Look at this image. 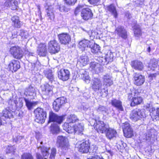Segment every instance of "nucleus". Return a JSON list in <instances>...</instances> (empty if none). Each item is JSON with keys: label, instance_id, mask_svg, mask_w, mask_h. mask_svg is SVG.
<instances>
[{"label": "nucleus", "instance_id": "obj_44", "mask_svg": "<svg viewBox=\"0 0 159 159\" xmlns=\"http://www.w3.org/2000/svg\"><path fill=\"white\" fill-rule=\"evenodd\" d=\"M24 99L25 103V105L28 109H31L34 104V102L31 101L28 99L25 98Z\"/></svg>", "mask_w": 159, "mask_h": 159}, {"label": "nucleus", "instance_id": "obj_48", "mask_svg": "<svg viewBox=\"0 0 159 159\" xmlns=\"http://www.w3.org/2000/svg\"><path fill=\"white\" fill-rule=\"evenodd\" d=\"M32 154L30 153H24L21 156V159H33Z\"/></svg>", "mask_w": 159, "mask_h": 159}, {"label": "nucleus", "instance_id": "obj_12", "mask_svg": "<svg viewBox=\"0 0 159 159\" xmlns=\"http://www.w3.org/2000/svg\"><path fill=\"white\" fill-rule=\"evenodd\" d=\"M65 117V115L58 116L52 111H50L49 113V121L56 122L60 124L64 120Z\"/></svg>", "mask_w": 159, "mask_h": 159}, {"label": "nucleus", "instance_id": "obj_17", "mask_svg": "<svg viewBox=\"0 0 159 159\" xmlns=\"http://www.w3.org/2000/svg\"><path fill=\"white\" fill-rule=\"evenodd\" d=\"M24 94L27 96H29L31 99H34L36 94L35 88L31 85L29 86L25 89Z\"/></svg>", "mask_w": 159, "mask_h": 159}, {"label": "nucleus", "instance_id": "obj_28", "mask_svg": "<svg viewBox=\"0 0 159 159\" xmlns=\"http://www.w3.org/2000/svg\"><path fill=\"white\" fill-rule=\"evenodd\" d=\"M79 76L87 83H89L90 82L88 73L84 69H81L79 72Z\"/></svg>", "mask_w": 159, "mask_h": 159}, {"label": "nucleus", "instance_id": "obj_30", "mask_svg": "<svg viewBox=\"0 0 159 159\" xmlns=\"http://www.w3.org/2000/svg\"><path fill=\"white\" fill-rule=\"evenodd\" d=\"M43 73L45 76L51 83L55 81L54 76L52 70L50 69H46L43 71Z\"/></svg>", "mask_w": 159, "mask_h": 159}, {"label": "nucleus", "instance_id": "obj_25", "mask_svg": "<svg viewBox=\"0 0 159 159\" xmlns=\"http://www.w3.org/2000/svg\"><path fill=\"white\" fill-rule=\"evenodd\" d=\"M92 45V42L89 40L84 39L80 41L79 43V48L81 49L82 50H84L87 47L88 48Z\"/></svg>", "mask_w": 159, "mask_h": 159}, {"label": "nucleus", "instance_id": "obj_14", "mask_svg": "<svg viewBox=\"0 0 159 159\" xmlns=\"http://www.w3.org/2000/svg\"><path fill=\"white\" fill-rule=\"evenodd\" d=\"M39 148H40L43 157L39 153H37L36 159H47L49 155L48 151L49 148L40 146Z\"/></svg>", "mask_w": 159, "mask_h": 159}, {"label": "nucleus", "instance_id": "obj_21", "mask_svg": "<svg viewBox=\"0 0 159 159\" xmlns=\"http://www.w3.org/2000/svg\"><path fill=\"white\" fill-rule=\"evenodd\" d=\"M148 110L150 112V115L152 119L159 120V108L155 109V108L149 107Z\"/></svg>", "mask_w": 159, "mask_h": 159}, {"label": "nucleus", "instance_id": "obj_61", "mask_svg": "<svg viewBox=\"0 0 159 159\" xmlns=\"http://www.w3.org/2000/svg\"><path fill=\"white\" fill-rule=\"evenodd\" d=\"M94 149L93 150V152H96L97 150V148L96 146H95V147L94 146Z\"/></svg>", "mask_w": 159, "mask_h": 159}, {"label": "nucleus", "instance_id": "obj_43", "mask_svg": "<svg viewBox=\"0 0 159 159\" xmlns=\"http://www.w3.org/2000/svg\"><path fill=\"white\" fill-rule=\"evenodd\" d=\"M134 33L135 36L137 37L140 36L141 35V31L139 25H136L134 26Z\"/></svg>", "mask_w": 159, "mask_h": 159}, {"label": "nucleus", "instance_id": "obj_23", "mask_svg": "<svg viewBox=\"0 0 159 159\" xmlns=\"http://www.w3.org/2000/svg\"><path fill=\"white\" fill-rule=\"evenodd\" d=\"M115 31L118 36L124 39H126L127 38V31L123 27L119 26L117 27Z\"/></svg>", "mask_w": 159, "mask_h": 159}, {"label": "nucleus", "instance_id": "obj_13", "mask_svg": "<svg viewBox=\"0 0 159 159\" xmlns=\"http://www.w3.org/2000/svg\"><path fill=\"white\" fill-rule=\"evenodd\" d=\"M70 72L66 69H61L58 72V76L59 79L63 81H66L69 78Z\"/></svg>", "mask_w": 159, "mask_h": 159}, {"label": "nucleus", "instance_id": "obj_54", "mask_svg": "<svg viewBox=\"0 0 159 159\" xmlns=\"http://www.w3.org/2000/svg\"><path fill=\"white\" fill-rule=\"evenodd\" d=\"M100 0H88L89 2L91 4H95L97 3Z\"/></svg>", "mask_w": 159, "mask_h": 159}, {"label": "nucleus", "instance_id": "obj_57", "mask_svg": "<svg viewBox=\"0 0 159 159\" xmlns=\"http://www.w3.org/2000/svg\"><path fill=\"white\" fill-rule=\"evenodd\" d=\"M65 7L64 6H60L59 7V10L63 12L65 11Z\"/></svg>", "mask_w": 159, "mask_h": 159}, {"label": "nucleus", "instance_id": "obj_37", "mask_svg": "<svg viewBox=\"0 0 159 159\" xmlns=\"http://www.w3.org/2000/svg\"><path fill=\"white\" fill-rule=\"evenodd\" d=\"M107 10L111 12L115 18L117 17V13L116 8L113 4H111L108 6L107 7Z\"/></svg>", "mask_w": 159, "mask_h": 159}, {"label": "nucleus", "instance_id": "obj_32", "mask_svg": "<svg viewBox=\"0 0 159 159\" xmlns=\"http://www.w3.org/2000/svg\"><path fill=\"white\" fill-rule=\"evenodd\" d=\"M37 51L39 55L42 56H45L47 52L46 46L45 44H40L37 49Z\"/></svg>", "mask_w": 159, "mask_h": 159}, {"label": "nucleus", "instance_id": "obj_10", "mask_svg": "<svg viewBox=\"0 0 159 159\" xmlns=\"http://www.w3.org/2000/svg\"><path fill=\"white\" fill-rule=\"evenodd\" d=\"M133 76L134 84L137 86L142 85L145 81L144 76L139 73H135Z\"/></svg>", "mask_w": 159, "mask_h": 159}, {"label": "nucleus", "instance_id": "obj_52", "mask_svg": "<svg viewBox=\"0 0 159 159\" xmlns=\"http://www.w3.org/2000/svg\"><path fill=\"white\" fill-rule=\"evenodd\" d=\"M15 150V148L14 146H8L6 149V152L7 153L14 152Z\"/></svg>", "mask_w": 159, "mask_h": 159}, {"label": "nucleus", "instance_id": "obj_8", "mask_svg": "<svg viewBox=\"0 0 159 159\" xmlns=\"http://www.w3.org/2000/svg\"><path fill=\"white\" fill-rule=\"evenodd\" d=\"M11 54L15 58L20 59L23 56V53L21 49L18 46L11 47L9 50Z\"/></svg>", "mask_w": 159, "mask_h": 159}, {"label": "nucleus", "instance_id": "obj_3", "mask_svg": "<svg viewBox=\"0 0 159 159\" xmlns=\"http://www.w3.org/2000/svg\"><path fill=\"white\" fill-rule=\"evenodd\" d=\"M35 115L36 122L38 123H42L45 121L46 117V113L45 111L40 107H38L34 110Z\"/></svg>", "mask_w": 159, "mask_h": 159}, {"label": "nucleus", "instance_id": "obj_1", "mask_svg": "<svg viewBox=\"0 0 159 159\" xmlns=\"http://www.w3.org/2000/svg\"><path fill=\"white\" fill-rule=\"evenodd\" d=\"M92 89L96 91L97 90H100L101 93H102V94H103V90H104V95L106 96L108 94V89H106V88L105 89L104 88L103 89H102V83L101 80L98 78H94L92 81Z\"/></svg>", "mask_w": 159, "mask_h": 159}, {"label": "nucleus", "instance_id": "obj_20", "mask_svg": "<svg viewBox=\"0 0 159 159\" xmlns=\"http://www.w3.org/2000/svg\"><path fill=\"white\" fill-rule=\"evenodd\" d=\"M90 148L89 143L88 141H85L80 144L79 150L83 153H87Z\"/></svg>", "mask_w": 159, "mask_h": 159}, {"label": "nucleus", "instance_id": "obj_34", "mask_svg": "<svg viewBox=\"0 0 159 159\" xmlns=\"http://www.w3.org/2000/svg\"><path fill=\"white\" fill-rule=\"evenodd\" d=\"M89 48H91V51L92 53L94 54H98L101 53L100 47L99 46L92 42V45Z\"/></svg>", "mask_w": 159, "mask_h": 159}, {"label": "nucleus", "instance_id": "obj_45", "mask_svg": "<svg viewBox=\"0 0 159 159\" xmlns=\"http://www.w3.org/2000/svg\"><path fill=\"white\" fill-rule=\"evenodd\" d=\"M80 61L83 66H85L87 65L89 61V58L87 56H82L80 57Z\"/></svg>", "mask_w": 159, "mask_h": 159}, {"label": "nucleus", "instance_id": "obj_58", "mask_svg": "<svg viewBox=\"0 0 159 159\" xmlns=\"http://www.w3.org/2000/svg\"><path fill=\"white\" fill-rule=\"evenodd\" d=\"M88 159H103V158H101L98 156H94L92 157L91 158H89Z\"/></svg>", "mask_w": 159, "mask_h": 159}, {"label": "nucleus", "instance_id": "obj_24", "mask_svg": "<svg viewBox=\"0 0 159 159\" xmlns=\"http://www.w3.org/2000/svg\"><path fill=\"white\" fill-rule=\"evenodd\" d=\"M9 66L11 70L15 72L20 68V62L17 60H13L9 63Z\"/></svg>", "mask_w": 159, "mask_h": 159}, {"label": "nucleus", "instance_id": "obj_6", "mask_svg": "<svg viewBox=\"0 0 159 159\" xmlns=\"http://www.w3.org/2000/svg\"><path fill=\"white\" fill-rule=\"evenodd\" d=\"M53 87L48 84H46L41 88V93L43 98L46 99L52 93Z\"/></svg>", "mask_w": 159, "mask_h": 159}, {"label": "nucleus", "instance_id": "obj_42", "mask_svg": "<svg viewBox=\"0 0 159 159\" xmlns=\"http://www.w3.org/2000/svg\"><path fill=\"white\" fill-rule=\"evenodd\" d=\"M75 133L79 134H83L82 132L84 130V126L83 124L81 123L79 124L78 125L75 126Z\"/></svg>", "mask_w": 159, "mask_h": 159}, {"label": "nucleus", "instance_id": "obj_38", "mask_svg": "<svg viewBox=\"0 0 159 159\" xmlns=\"http://www.w3.org/2000/svg\"><path fill=\"white\" fill-rule=\"evenodd\" d=\"M158 65L159 63L157 60L155 59H153L151 61L150 63L148 66V68L150 69V70H155V68H156Z\"/></svg>", "mask_w": 159, "mask_h": 159}, {"label": "nucleus", "instance_id": "obj_9", "mask_svg": "<svg viewBox=\"0 0 159 159\" xmlns=\"http://www.w3.org/2000/svg\"><path fill=\"white\" fill-rule=\"evenodd\" d=\"M96 122V124H94V127L97 132L99 133H105L107 129L108 128L109 126L105 124L104 122L102 121H97L95 120Z\"/></svg>", "mask_w": 159, "mask_h": 159}, {"label": "nucleus", "instance_id": "obj_31", "mask_svg": "<svg viewBox=\"0 0 159 159\" xmlns=\"http://www.w3.org/2000/svg\"><path fill=\"white\" fill-rule=\"evenodd\" d=\"M105 133H106V136L109 139H111L114 137H116L117 134L115 130L112 128H110L109 126Z\"/></svg>", "mask_w": 159, "mask_h": 159}, {"label": "nucleus", "instance_id": "obj_59", "mask_svg": "<svg viewBox=\"0 0 159 159\" xmlns=\"http://www.w3.org/2000/svg\"><path fill=\"white\" fill-rule=\"evenodd\" d=\"M157 75V74L156 73L153 74H150L149 77L150 79L152 80H153V79L155 78Z\"/></svg>", "mask_w": 159, "mask_h": 159}, {"label": "nucleus", "instance_id": "obj_60", "mask_svg": "<svg viewBox=\"0 0 159 159\" xmlns=\"http://www.w3.org/2000/svg\"><path fill=\"white\" fill-rule=\"evenodd\" d=\"M125 16L127 17L129 19H130L131 17L130 14L128 12L126 13Z\"/></svg>", "mask_w": 159, "mask_h": 159}, {"label": "nucleus", "instance_id": "obj_29", "mask_svg": "<svg viewBox=\"0 0 159 159\" xmlns=\"http://www.w3.org/2000/svg\"><path fill=\"white\" fill-rule=\"evenodd\" d=\"M90 68L92 70H93L97 73L102 71V68L99 63L95 62H92L90 65Z\"/></svg>", "mask_w": 159, "mask_h": 159}, {"label": "nucleus", "instance_id": "obj_15", "mask_svg": "<svg viewBox=\"0 0 159 159\" xmlns=\"http://www.w3.org/2000/svg\"><path fill=\"white\" fill-rule=\"evenodd\" d=\"M143 99L140 96V93L138 90H136L134 92V97L132 98V101L131 103V106H134L136 105L141 103L143 102Z\"/></svg>", "mask_w": 159, "mask_h": 159}, {"label": "nucleus", "instance_id": "obj_50", "mask_svg": "<svg viewBox=\"0 0 159 159\" xmlns=\"http://www.w3.org/2000/svg\"><path fill=\"white\" fill-rule=\"evenodd\" d=\"M57 153V150L55 148H53L51 149V152L50 156V159H54Z\"/></svg>", "mask_w": 159, "mask_h": 159}, {"label": "nucleus", "instance_id": "obj_4", "mask_svg": "<svg viewBox=\"0 0 159 159\" xmlns=\"http://www.w3.org/2000/svg\"><path fill=\"white\" fill-rule=\"evenodd\" d=\"M57 143L59 147L63 152L68 149L69 144L66 138L62 136H59L57 138Z\"/></svg>", "mask_w": 159, "mask_h": 159}, {"label": "nucleus", "instance_id": "obj_18", "mask_svg": "<svg viewBox=\"0 0 159 159\" xmlns=\"http://www.w3.org/2000/svg\"><path fill=\"white\" fill-rule=\"evenodd\" d=\"M112 78L111 74L110 73H108L103 75L102 77V79L104 84L106 86H111L113 84Z\"/></svg>", "mask_w": 159, "mask_h": 159}, {"label": "nucleus", "instance_id": "obj_11", "mask_svg": "<svg viewBox=\"0 0 159 159\" xmlns=\"http://www.w3.org/2000/svg\"><path fill=\"white\" fill-rule=\"evenodd\" d=\"M124 136L127 138H131L134 136V131L128 122H125L122 125Z\"/></svg>", "mask_w": 159, "mask_h": 159}, {"label": "nucleus", "instance_id": "obj_49", "mask_svg": "<svg viewBox=\"0 0 159 159\" xmlns=\"http://www.w3.org/2000/svg\"><path fill=\"white\" fill-rule=\"evenodd\" d=\"M19 35L22 37L27 38L28 37V34L26 31L23 30H20Z\"/></svg>", "mask_w": 159, "mask_h": 159}, {"label": "nucleus", "instance_id": "obj_56", "mask_svg": "<svg viewBox=\"0 0 159 159\" xmlns=\"http://www.w3.org/2000/svg\"><path fill=\"white\" fill-rule=\"evenodd\" d=\"M6 2H5V5L7 7H8L11 4V2L12 0H5Z\"/></svg>", "mask_w": 159, "mask_h": 159}, {"label": "nucleus", "instance_id": "obj_62", "mask_svg": "<svg viewBox=\"0 0 159 159\" xmlns=\"http://www.w3.org/2000/svg\"><path fill=\"white\" fill-rule=\"evenodd\" d=\"M13 3L15 6V8H16V6L17 5V2L14 1V2H13Z\"/></svg>", "mask_w": 159, "mask_h": 159}, {"label": "nucleus", "instance_id": "obj_7", "mask_svg": "<svg viewBox=\"0 0 159 159\" xmlns=\"http://www.w3.org/2000/svg\"><path fill=\"white\" fill-rule=\"evenodd\" d=\"M67 102L66 98L62 97L57 98L53 103V108L56 111H58Z\"/></svg>", "mask_w": 159, "mask_h": 159}, {"label": "nucleus", "instance_id": "obj_27", "mask_svg": "<svg viewBox=\"0 0 159 159\" xmlns=\"http://www.w3.org/2000/svg\"><path fill=\"white\" fill-rule=\"evenodd\" d=\"M112 105L120 111H123V108L122 102L119 100L114 99L111 100Z\"/></svg>", "mask_w": 159, "mask_h": 159}, {"label": "nucleus", "instance_id": "obj_33", "mask_svg": "<svg viewBox=\"0 0 159 159\" xmlns=\"http://www.w3.org/2000/svg\"><path fill=\"white\" fill-rule=\"evenodd\" d=\"M70 124L65 123L63 126L64 129L69 134L75 133L76 129L75 128V126H71Z\"/></svg>", "mask_w": 159, "mask_h": 159}, {"label": "nucleus", "instance_id": "obj_53", "mask_svg": "<svg viewBox=\"0 0 159 159\" xmlns=\"http://www.w3.org/2000/svg\"><path fill=\"white\" fill-rule=\"evenodd\" d=\"M65 3L70 5H74L76 2L77 0H64Z\"/></svg>", "mask_w": 159, "mask_h": 159}, {"label": "nucleus", "instance_id": "obj_46", "mask_svg": "<svg viewBox=\"0 0 159 159\" xmlns=\"http://www.w3.org/2000/svg\"><path fill=\"white\" fill-rule=\"evenodd\" d=\"M47 15V16L51 20L54 19V16L53 10L52 9L49 8L46 10Z\"/></svg>", "mask_w": 159, "mask_h": 159}, {"label": "nucleus", "instance_id": "obj_26", "mask_svg": "<svg viewBox=\"0 0 159 159\" xmlns=\"http://www.w3.org/2000/svg\"><path fill=\"white\" fill-rule=\"evenodd\" d=\"M12 25L16 28H20L22 25V22L20 20L19 17L17 16H14L11 18Z\"/></svg>", "mask_w": 159, "mask_h": 159}, {"label": "nucleus", "instance_id": "obj_40", "mask_svg": "<svg viewBox=\"0 0 159 159\" xmlns=\"http://www.w3.org/2000/svg\"><path fill=\"white\" fill-rule=\"evenodd\" d=\"M78 120V119L76 116L75 114H71L68 116L66 121L68 122L67 123H73L77 121Z\"/></svg>", "mask_w": 159, "mask_h": 159}, {"label": "nucleus", "instance_id": "obj_36", "mask_svg": "<svg viewBox=\"0 0 159 159\" xmlns=\"http://www.w3.org/2000/svg\"><path fill=\"white\" fill-rule=\"evenodd\" d=\"M113 53H111V52H110L109 53H107L105 58L104 59L102 57L101 58H99V63H102V64H104V63H102V62H103V59L106 61L109 62H111L113 61Z\"/></svg>", "mask_w": 159, "mask_h": 159}, {"label": "nucleus", "instance_id": "obj_22", "mask_svg": "<svg viewBox=\"0 0 159 159\" xmlns=\"http://www.w3.org/2000/svg\"><path fill=\"white\" fill-rule=\"evenodd\" d=\"M131 65L134 69L139 71L142 70L143 68V63L138 60L132 61Z\"/></svg>", "mask_w": 159, "mask_h": 159}, {"label": "nucleus", "instance_id": "obj_2", "mask_svg": "<svg viewBox=\"0 0 159 159\" xmlns=\"http://www.w3.org/2000/svg\"><path fill=\"white\" fill-rule=\"evenodd\" d=\"M146 117L144 110L138 109L132 111L130 114V118L134 121H137Z\"/></svg>", "mask_w": 159, "mask_h": 159}, {"label": "nucleus", "instance_id": "obj_64", "mask_svg": "<svg viewBox=\"0 0 159 159\" xmlns=\"http://www.w3.org/2000/svg\"><path fill=\"white\" fill-rule=\"evenodd\" d=\"M151 50V48L150 47H148L147 49V51L148 52H150Z\"/></svg>", "mask_w": 159, "mask_h": 159}, {"label": "nucleus", "instance_id": "obj_63", "mask_svg": "<svg viewBox=\"0 0 159 159\" xmlns=\"http://www.w3.org/2000/svg\"><path fill=\"white\" fill-rule=\"evenodd\" d=\"M132 97V94H129L128 96V98L129 99L131 98V97Z\"/></svg>", "mask_w": 159, "mask_h": 159}, {"label": "nucleus", "instance_id": "obj_51", "mask_svg": "<svg viewBox=\"0 0 159 159\" xmlns=\"http://www.w3.org/2000/svg\"><path fill=\"white\" fill-rule=\"evenodd\" d=\"M83 6V5H78L74 11V13L75 15H77L80 11Z\"/></svg>", "mask_w": 159, "mask_h": 159}, {"label": "nucleus", "instance_id": "obj_35", "mask_svg": "<svg viewBox=\"0 0 159 159\" xmlns=\"http://www.w3.org/2000/svg\"><path fill=\"white\" fill-rule=\"evenodd\" d=\"M13 112L9 108H6L3 110L2 113V116L5 118H10L12 117Z\"/></svg>", "mask_w": 159, "mask_h": 159}, {"label": "nucleus", "instance_id": "obj_41", "mask_svg": "<svg viewBox=\"0 0 159 159\" xmlns=\"http://www.w3.org/2000/svg\"><path fill=\"white\" fill-rule=\"evenodd\" d=\"M51 130L53 134H57L59 133L60 128L58 125L54 123L52 124L51 127Z\"/></svg>", "mask_w": 159, "mask_h": 159}, {"label": "nucleus", "instance_id": "obj_16", "mask_svg": "<svg viewBox=\"0 0 159 159\" xmlns=\"http://www.w3.org/2000/svg\"><path fill=\"white\" fill-rule=\"evenodd\" d=\"M60 43L61 44H68L71 41L70 36L67 33H63L58 35Z\"/></svg>", "mask_w": 159, "mask_h": 159}, {"label": "nucleus", "instance_id": "obj_5", "mask_svg": "<svg viewBox=\"0 0 159 159\" xmlns=\"http://www.w3.org/2000/svg\"><path fill=\"white\" fill-rule=\"evenodd\" d=\"M48 51L52 54L58 52L60 49V45L55 40L49 41L48 43Z\"/></svg>", "mask_w": 159, "mask_h": 159}, {"label": "nucleus", "instance_id": "obj_19", "mask_svg": "<svg viewBox=\"0 0 159 159\" xmlns=\"http://www.w3.org/2000/svg\"><path fill=\"white\" fill-rule=\"evenodd\" d=\"M93 14L91 10L88 8L83 9L82 11L81 16L84 20H88L92 17Z\"/></svg>", "mask_w": 159, "mask_h": 159}, {"label": "nucleus", "instance_id": "obj_39", "mask_svg": "<svg viewBox=\"0 0 159 159\" xmlns=\"http://www.w3.org/2000/svg\"><path fill=\"white\" fill-rule=\"evenodd\" d=\"M155 132V129H151L149 132H148L147 133L146 135V139L149 141L151 139L153 140L155 135L154 133Z\"/></svg>", "mask_w": 159, "mask_h": 159}, {"label": "nucleus", "instance_id": "obj_47", "mask_svg": "<svg viewBox=\"0 0 159 159\" xmlns=\"http://www.w3.org/2000/svg\"><path fill=\"white\" fill-rule=\"evenodd\" d=\"M108 110L106 107L104 106L99 105L97 109V111L98 112L106 113L107 112Z\"/></svg>", "mask_w": 159, "mask_h": 159}, {"label": "nucleus", "instance_id": "obj_55", "mask_svg": "<svg viewBox=\"0 0 159 159\" xmlns=\"http://www.w3.org/2000/svg\"><path fill=\"white\" fill-rule=\"evenodd\" d=\"M23 138V137L21 136L18 135L16 137V139H15L16 142H17L20 140L22 139Z\"/></svg>", "mask_w": 159, "mask_h": 159}]
</instances>
